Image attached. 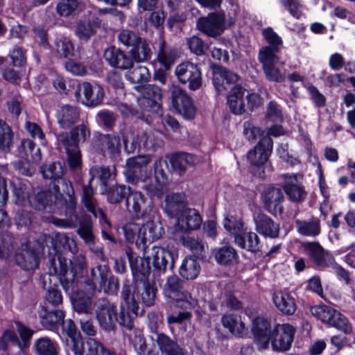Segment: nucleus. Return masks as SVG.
I'll return each instance as SVG.
<instances>
[{
    "label": "nucleus",
    "mask_w": 355,
    "mask_h": 355,
    "mask_svg": "<svg viewBox=\"0 0 355 355\" xmlns=\"http://www.w3.org/2000/svg\"><path fill=\"white\" fill-rule=\"evenodd\" d=\"M125 254L128 260L132 275V282L123 281L121 295L125 301H130L135 304V299L146 307L155 304L157 292L155 284L149 281V276L153 271L150 257H140L132 248H125Z\"/></svg>",
    "instance_id": "obj_1"
},
{
    "label": "nucleus",
    "mask_w": 355,
    "mask_h": 355,
    "mask_svg": "<svg viewBox=\"0 0 355 355\" xmlns=\"http://www.w3.org/2000/svg\"><path fill=\"white\" fill-rule=\"evenodd\" d=\"M121 302L118 309L116 303L106 297L98 298L93 304V311L98 324L106 332L115 331L117 324L128 331L134 329V321L130 313L135 316L143 315L145 305L135 299V304L130 300L125 301L121 294Z\"/></svg>",
    "instance_id": "obj_2"
},
{
    "label": "nucleus",
    "mask_w": 355,
    "mask_h": 355,
    "mask_svg": "<svg viewBox=\"0 0 355 355\" xmlns=\"http://www.w3.org/2000/svg\"><path fill=\"white\" fill-rule=\"evenodd\" d=\"M163 294L168 304V324H181L191 320L192 310L197 306L198 301L184 288L182 279L176 275L168 277L163 287Z\"/></svg>",
    "instance_id": "obj_3"
},
{
    "label": "nucleus",
    "mask_w": 355,
    "mask_h": 355,
    "mask_svg": "<svg viewBox=\"0 0 355 355\" xmlns=\"http://www.w3.org/2000/svg\"><path fill=\"white\" fill-rule=\"evenodd\" d=\"M70 268L60 277L59 281L63 284L64 288L69 290V286L73 283L80 284L84 288L96 291L97 286H103L108 272V266L98 265L92 268L90 275H88L87 263L85 255L74 254L69 259Z\"/></svg>",
    "instance_id": "obj_4"
},
{
    "label": "nucleus",
    "mask_w": 355,
    "mask_h": 355,
    "mask_svg": "<svg viewBox=\"0 0 355 355\" xmlns=\"http://www.w3.org/2000/svg\"><path fill=\"white\" fill-rule=\"evenodd\" d=\"M39 250L46 252L50 256L47 266L50 274H55L58 279L63 277L64 272L70 268L69 263L64 257V252L70 250L69 238L60 233L55 237L48 234H42L37 239Z\"/></svg>",
    "instance_id": "obj_5"
},
{
    "label": "nucleus",
    "mask_w": 355,
    "mask_h": 355,
    "mask_svg": "<svg viewBox=\"0 0 355 355\" xmlns=\"http://www.w3.org/2000/svg\"><path fill=\"white\" fill-rule=\"evenodd\" d=\"M67 193L58 188L55 191L49 184L48 188L36 187L32 191L29 207L43 213H58L62 206L66 203Z\"/></svg>",
    "instance_id": "obj_6"
},
{
    "label": "nucleus",
    "mask_w": 355,
    "mask_h": 355,
    "mask_svg": "<svg viewBox=\"0 0 355 355\" xmlns=\"http://www.w3.org/2000/svg\"><path fill=\"white\" fill-rule=\"evenodd\" d=\"M272 149V139L270 137H263L248 152L247 160L250 164L248 171L252 177L265 179L266 168Z\"/></svg>",
    "instance_id": "obj_7"
},
{
    "label": "nucleus",
    "mask_w": 355,
    "mask_h": 355,
    "mask_svg": "<svg viewBox=\"0 0 355 355\" xmlns=\"http://www.w3.org/2000/svg\"><path fill=\"white\" fill-rule=\"evenodd\" d=\"M27 51L19 46H15L6 57H3L1 67L3 78L11 83L19 81L25 73L27 64Z\"/></svg>",
    "instance_id": "obj_8"
},
{
    "label": "nucleus",
    "mask_w": 355,
    "mask_h": 355,
    "mask_svg": "<svg viewBox=\"0 0 355 355\" xmlns=\"http://www.w3.org/2000/svg\"><path fill=\"white\" fill-rule=\"evenodd\" d=\"M40 171L44 179L51 180V187L56 191L58 188L67 195L75 194L71 182L63 178L67 172L64 161L46 162L40 168Z\"/></svg>",
    "instance_id": "obj_9"
},
{
    "label": "nucleus",
    "mask_w": 355,
    "mask_h": 355,
    "mask_svg": "<svg viewBox=\"0 0 355 355\" xmlns=\"http://www.w3.org/2000/svg\"><path fill=\"white\" fill-rule=\"evenodd\" d=\"M311 312L317 320L335 327L345 334H350L353 331L352 326L348 319L329 306L316 305L311 308Z\"/></svg>",
    "instance_id": "obj_10"
},
{
    "label": "nucleus",
    "mask_w": 355,
    "mask_h": 355,
    "mask_svg": "<svg viewBox=\"0 0 355 355\" xmlns=\"http://www.w3.org/2000/svg\"><path fill=\"white\" fill-rule=\"evenodd\" d=\"M122 137L116 134H103L96 132L94 135L92 146L98 155H108L112 159H116L121 156Z\"/></svg>",
    "instance_id": "obj_11"
},
{
    "label": "nucleus",
    "mask_w": 355,
    "mask_h": 355,
    "mask_svg": "<svg viewBox=\"0 0 355 355\" xmlns=\"http://www.w3.org/2000/svg\"><path fill=\"white\" fill-rule=\"evenodd\" d=\"M90 128L87 123H82L76 125L69 132L55 133L56 145L58 148H64L65 152L80 148V142H85L89 139Z\"/></svg>",
    "instance_id": "obj_12"
},
{
    "label": "nucleus",
    "mask_w": 355,
    "mask_h": 355,
    "mask_svg": "<svg viewBox=\"0 0 355 355\" xmlns=\"http://www.w3.org/2000/svg\"><path fill=\"white\" fill-rule=\"evenodd\" d=\"M170 92L171 107L173 112L182 114L185 120L194 119L196 115V108L191 96L178 86H173Z\"/></svg>",
    "instance_id": "obj_13"
},
{
    "label": "nucleus",
    "mask_w": 355,
    "mask_h": 355,
    "mask_svg": "<svg viewBox=\"0 0 355 355\" xmlns=\"http://www.w3.org/2000/svg\"><path fill=\"white\" fill-rule=\"evenodd\" d=\"M45 254L39 250L37 240L33 243H22L15 255L16 264L24 271H34L40 266V254Z\"/></svg>",
    "instance_id": "obj_14"
},
{
    "label": "nucleus",
    "mask_w": 355,
    "mask_h": 355,
    "mask_svg": "<svg viewBox=\"0 0 355 355\" xmlns=\"http://www.w3.org/2000/svg\"><path fill=\"white\" fill-rule=\"evenodd\" d=\"M64 292L69 296L73 309L78 313H90L92 299L95 292L84 288L80 284L73 283L66 290L61 281H59Z\"/></svg>",
    "instance_id": "obj_15"
},
{
    "label": "nucleus",
    "mask_w": 355,
    "mask_h": 355,
    "mask_svg": "<svg viewBox=\"0 0 355 355\" xmlns=\"http://www.w3.org/2000/svg\"><path fill=\"white\" fill-rule=\"evenodd\" d=\"M296 333L295 328L289 323L276 324L272 330V349L276 352H286L292 346Z\"/></svg>",
    "instance_id": "obj_16"
},
{
    "label": "nucleus",
    "mask_w": 355,
    "mask_h": 355,
    "mask_svg": "<svg viewBox=\"0 0 355 355\" xmlns=\"http://www.w3.org/2000/svg\"><path fill=\"white\" fill-rule=\"evenodd\" d=\"M175 74L179 82L187 85L191 91H196L202 87V72L197 64L189 61L183 62L176 67Z\"/></svg>",
    "instance_id": "obj_17"
},
{
    "label": "nucleus",
    "mask_w": 355,
    "mask_h": 355,
    "mask_svg": "<svg viewBox=\"0 0 355 355\" xmlns=\"http://www.w3.org/2000/svg\"><path fill=\"white\" fill-rule=\"evenodd\" d=\"M74 96L78 102L88 107H95L103 103L105 92L101 85H92L89 82H84L81 87L74 92Z\"/></svg>",
    "instance_id": "obj_18"
},
{
    "label": "nucleus",
    "mask_w": 355,
    "mask_h": 355,
    "mask_svg": "<svg viewBox=\"0 0 355 355\" xmlns=\"http://www.w3.org/2000/svg\"><path fill=\"white\" fill-rule=\"evenodd\" d=\"M150 161L151 157L148 155H137L127 159L123 171L126 181L136 184L139 180H145L147 165Z\"/></svg>",
    "instance_id": "obj_19"
},
{
    "label": "nucleus",
    "mask_w": 355,
    "mask_h": 355,
    "mask_svg": "<svg viewBox=\"0 0 355 355\" xmlns=\"http://www.w3.org/2000/svg\"><path fill=\"white\" fill-rule=\"evenodd\" d=\"M225 16L223 12H214L206 17H200L196 23L197 28L208 37L216 38L225 29Z\"/></svg>",
    "instance_id": "obj_20"
},
{
    "label": "nucleus",
    "mask_w": 355,
    "mask_h": 355,
    "mask_svg": "<svg viewBox=\"0 0 355 355\" xmlns=\"http://www.w3.org/2000/svg\"><path fill=\"white\" fill-rule=\"evenodd\" d=\"M263 208L273 216L284 212L283 202L285 200L282 189L274 185L266 187L261 193Z\"/></svg>",
    "instance_id": "obj_21"
},
{
    "label": "nucleus",
    "mask_w": 355,
    "mask_h": 355,
    "mask_svg": "<svg viewBox=\"0 0 355 355\" xmlns=\"http://www.w3.org/2000/svg\"><path fill=\"white\" fill-rule=\"evenodd\" d=\"M272 330L270 318L263 315L253 318L251 331L254 341L259 348H268L270 340H271Z\"/></svg>",
    "instance_id": "obj_22"
},
{
    "label": "nucleus",
    "mask_w": 355,
    "mask_h": 355,
    "mask_svg": "<svg viewBox=\"0 0 355 355\" xmlns=\"http://www.w3.org/2000/svg\"><path fill=\"white\" fill-rule=\"evenodd\" d=\"M202 217L199 211L187 207L177 218L175 230L178 232L189 234L200 228Z\"/></svg>",
    "instance_id": "obj_23"
},
{
    "label": "nucleus",
    "mask_w": 355,
    "mask_h": 355,
    "mask_svg": "<svg viewBox=\"0 0 355 355\" xmlns=\"http://www.w3.org/2000/svg\"><path fill=\"white\" fill-rule=\"evenodd\" d=\"M37 313L40 323L46 329L58 330L59 327L64 323L65 312L59 308L42 305Z\"/></svg>",
    "instance_id": "obj_24"
},
{
    "label": "nucleus",
    "mask_w": 355,
    "mask_h": 355,
    "mask_svg": "<svg viewBox=\"0 0 355 355\" xmlns=\"http://www.w3.org/2000/svg\"><path fill=\"white\" fill-rule=\"evenodd\" d=\"M153 272L154 275L165 272L168 269L173 270L178 256L172 251L162 247L153 249Z\"/></svg>",
    "instance_id": "obj_25"
},
{
    "label": "nucleus",
    "mask_w": 355,
    "mask_h": 355,
    "mask_svg": "<svg viewBox=\"0 0 355 355\" xmlns=\"http://www.w3.org/2000/svg\"><path fill=\"white\" fill-rule=\"evenodd\" d=\"M66 205L62 206L58 212L64 211L66 218H53L52 223L56 227L73 228L76 226L79 216L76 211L77 202L75 194L67 195Z\"/></svg>",
    "instance_id": "obj_26"
},
{
    "label": "nucleus",
    "mask_w": 355,
    "mask_h": 355,
    "mask_svg": "<svg viewBox=\"0 0 355 355\" xmlns=\"http://www.w3.org/2000/svg\"><path fill=\"white\" fill-rule=\"evenodd\" d=\"M258 58L262 64L266 78L268 81L281 83L284 80V76L280 69L275 66L279 61V57L276 54H270L267 52L265 55H259Z\"/></svg>",
    "instance_id": "obj_27"
},
{
    "label": "nucleus",
    "mask_w": 355,
    "mask_h": 355,
    "mask_svg": "<svg viewBox=\"0 0 355 355\" xmlns=\"http://www.w3.org/2000/svg\"><path fill=\"white\" fill-rule=\"evenodd\" d=\"M80 109L69 104L59 107L55 114L58 124L62 129L68 130L73 128L80 119Z\"/></svg>",
    "instance_id": "obj_28"
},
{
    "label": "nucleus",
    "mask_w": 355,
    "mask_h": 355,
    "mask_svg": "<svg viewBox=\"0 0 355 355\" xmlns=\"http://www.w3.org/2000/svg\"><path fill=\"white\" fill-rule=\"evenodd\" d=\"M15 203L21 207L29 206L32 191L35 188L28 181L19 179L10 182Z\"/></svg>",
    "instance_id": "obj_29"
},
{
    "label": "nucleus",
    "mask_w": 355,
    "mask_h": 355,
    "mask_svg": "<svg viewBox=\"0 0 355 355\" xmlns=\"http://www.w3.org/2000/svg\"><path fill=\"white\" fill-rule=\"evenodd\" d=\"M162 207L168 218L177 219L188 207L184 195L173 193L165 196Z\"/></svg>",
    "instance_id": "obj_30"
},
{
    "label": "nucleus",
    "mask_w": 355,
    "mask_h": 355,
    "mask_svg": "<svg viewBox=\"0 0 355 355\" xmlns=\"http://www.w3.org/2000/svg\"><path fill=\"white\" fill-rule=\"evenodd\" d=\"M103 57L110 67L116 69H128L133 67V62L130 57L114 46L106 49Z\"/></svg>",
    "instance_id": "obj_31"
},
{
    "label": "nucleus",
    "mask_w": 355,
    "mask_h": 355,
    "mask_svg": "<svg viewBox=\"0 0 355 355\" xmlns=\"http://www.w3.org/2000/svg\"><path fill=\"white\" fill-rule=\"evenodd\" d=\"M63 331L70 338L72 343L71 350L75 355H85L87 352V341L84 342L80 332L77 329L75 322L71 319L64 322Z\"/></svg>",
    "instance_id": "obj_32"
},
{
    "label": "nucleus",
    "mask_w": 355,
    "mask_h": 355,
    "mask_svg": "<svg viewBox=\"0 0 355 355\" xmlns=\"http://www.w3.org/2000/svg\"><path fill=\"white\" fill-rule=\"evenodd\" d=\"M147 198L142 192L130 188L125 199V206L132 216L138 218L142 217L147 211Z\"/></svg>",
    "instance_id": "obj_33"
},
{
    "label": "nucleus",
    "mask_w": 355,
    "mask_h": 355,
    "mask_svg": "<svg viewBox=\"0 0 355 355\" xmlns=\"http://www.w3.org/2000/svg\"><path fill=\"white\" fill-rule=\"evenodd\" d=\"M306 254L311 261L319 267H329L334 257L328 254H325L322 246L318 242H306L302 244Z\"/></svg>",
    "instance_id": "obj_34"
},
{
    "label": "nucleus",
    "mask_w": 355,
    "mask_h": 355,
    "mask_svg": "<svg viewBox=\"0 0 355 355\" xmlns=\"http://www.w3.org/2000/svg\"><path fill=\"white\" fill-rule=\"evenodd\" d=\"M254 223L257 232L270 239H277L279 236L280 227L279 223H275L270 216L259 213L254 217Z\"/></svg>",
    "instance_id": "obj_35"
},
{
    "label": "nucleus",
    "mask_w": 355,
    "mask_h": 355,
    "mask_svg": "<svg viewBox=\"0 0 355 355\" xmlns=\"http://www.w3.org/2000/svg\"><path fill=\"white\" fill-rule=\"evenodd\" d=\"M140 234L142 235L140 243H143V248L146 247L147 243L158 240L164 234V229L159 218L157 220H147L140 226Z\"/></svg>",
    "instance_id": "obj_36"
},
{
    "label": "nucleus",
    "mask_w": 355,
    "mask_h": 355,
    "mask_svg": "<svg viewBox=\"0 0 355 355\" xmlns=\"http://www.w3.org/2000/svg\"><path fill=\"white\" fill-rule=\"evenodd\" d=\"M283 190L290 201L302 202L307 196V192L302 183L297 180V175L293 174L286 180L282 186Z\"/></svg>",
    "instance_id": "obj_37"
},
{
    "label": "nucleus",
    "mask_w": 355,
    "mask_h": 355,
    "mask_svg": "<svg viewBox=\"0 0 355 355\" xmlns=\"http://www.w3.org/2000/svg\"><path fill=\"white\" fill-rule=\"evenodd\" d=\"M101 19L96 15H89L79 19L76 28V34L81 40L87 41L95 35L96 28L101 26Z\"/></svg>",
    "instance_id": "obj_38"
},
{
    "label": "nucleus",
    "mask_w": 355,
    "mask_h": 355,
    "mask_svg": "<svg viewBox=\"0 0 355 355\" xmlns=\"http://www.w3.org/2000/svg\"><path fill=\"white\" fill-rule=\"evenodd\" d=\"M89 174L90 182L94 183L96 181L95 185L99 187L100 192L116 182L114 175L112 174L109 166H94L90 168Z\"/></svg>",
    "instance_id": "obj_39"
},
{
    "label": "nucleus",
    "mask_w": 355,
    "mask_h": 355,
    "mask_svg": "<svg viewBox=\"0 0 355 355\" xmlns=\"http://www.w3.org/2000/svg\"><path fill=\"white\" fill-rule=\"evenodd\" d=\"M201 271L199 256L195 254L186 256L179 268L180 276L185 280L196 279Z\"/></svg>",
    "instance_id": "obj_40"
},
{
    "label": "nucleus",
    "mask_w": 355,
    "mask_h": 355,
    "mask_svg": "<svg viewBox=\"0 0 355 355\" xmlns=\"http://www.w3.org/2000/svg\"><path fill=\"white\" fill-rule=\"evenodd\" d=\"M246 89L240 85H234L227 96V105L230 111L235 115H240L245 112L244 95Z\"/></svg>",
    "instance_id": "obj_41"
},
{
    "label": "nucleus",
    "mask_w": 355,
    "mask_h": 355,
    "mask_svg": "<svg viewBox=\"0 0 355 355\" xmlns=\"http://www.w3.org/2000/svg\"><path fill=\"white\" fill-rule=\"evenodd\" d=\"M221 323L224 328L234 337L243 338L248 334V328L245 323L241 320V316L234 313L224 314L221 317Z\"/></svg>",
    "instance_id": "obj_42"
},
{
    "label": "nucleus",
    "mask_w": 355,
    "mask_h": 355,
    "mask_svg": "<svg viewBox=\"0 0 355 355\" xmlns=\"http://www.w3.org/2000/svg\"><path fill=\"white\" fill-rule=\"evenodd\" d=\"M168 159L173 171L180 176L184 175L187 168L194 163L193 156L184 152L174 153Z\"/></svg>",
    "instance_id": "obj_43"
},
{
    "label": "nucleus",
    "mask_w": 355,
    "mask_h": 355,
    "mask_svg": "<svg viewBox=\"0 0 355 355\" xmlns=\"http://www.w3.org/2000/svg\"><path fill=\"white\" fill-rule=\"evenodd\" d=\"M234 243L241 249L246 250L252 253L261 251L259 248L260 239L258 235L252 232H243L234 236Z\"/></svg>",
    "instance_id": "obj_44"
},
{
    "label": "nucleus",
    "mask_w": 355,
    "mask_h": 355,
    "mask_svg": "<svg viewBox=\"0 0 355 355\" xmlns=\"http://www.w3.org/2000/svg\"><path fill=\"white\" fill-rule=\"evenodd\" d=\"M130 54L132 61L139 63L150 60L152 51L146 40L140 36L131 46Z\"/></svg>",
    "instance_id": "obj_45"
},
{
    "label": "nucleus",
    "mask_w": 355,
    "mask_h": 355,
    "mask_svg": "<svg viewBox=\"0 0 355 355\" xmlns=\"http://www.w3.org/2000/svg\"><path fill=\"white\" fill-rule=\"evenodd\" d=\"M130 189V187L120 184L116 182L100 193L106 196L107 201L110 204L116 205L126 199Z\"/></svg>",
    "instance_id": "obj_46"
},
{
    "label": "nucleus",
    "mask_w": 355,
    "mask_h": 355,
    "mask_svg": "<svg viewBox=\"0 0 355 355\" xmlns=\"http://www.w3.org/2000/svg\"><path fill=\"white\" fill-rule=\"evenodd\" d=\"M216 261L220 266H230L237 262L239 257L237 251L230 245H225L213 250Z\"/></svg>",
    "instance_id": "obj_47"
},
{
    "label": "nucleus",
    "mask_w": 355,
    "mask_h": 355,
    "mask_svg": "<svg viewBox=\"0 0 355 355\" xmlns=\"http://www.w3.org/2000/svg\"><path fill=\"white\" fill-rule=\"evenodd\" d=\"M272 300L277 309L285 315H292L296 311L295 300L288 293H275Z\"/></svg>",
    "instance_id": "obj_48"
},
{
    "label": "nucleus",
    "mask_w": 355,
    "mask_h": 355,
    "mask_svg": "<svg viewBox=\"0 0 355 355\" xmlns=\"http://www.w3.org/2000/svg\"><path fill=\"white\" fill-rule=\"evenodd\" d=\"M79 227L77 234L88 245H94L95 236L93 232V220L89 215L85 214L78 221Z\"/></svg>",
    "instance_id": "obj_49"
},
{
    "label": "nucleus",
    "mask_w": 355,
    "mask_h": 355,
    "mask_svg": "<svg viewBox=\"0 0 355 355\" xmlns=\"http://www.w3.org/2000/svg\"><path fill=\"white\" fill-rule=\"evenodd\" d=\"M156 342L159 350L166 355H186L177 342L165 334H157Z\"/></svg>",
    "instance_id": "obj_50"
},
{
    "label": "nucleus",
    "mask_w": 355,
    "mask_h": 355,
    "mask_svg": "<svg viewBox=\"0 0 355 355\" xmlns=\"http://www.w3.org/2000/svg\"><path fill=\"white\" fill-rule=\"evenodd\" d=\"M262 35L269 45L262 47L259 50V55H265L267 52H269L270 54L278 53L279 46L283 44L282 39L278 34L271 27H267L263 29Z\"/></svg>",
    "instance_id": "obj_51"
},
{
    "label": "nucleus",
    "mask_w": 355,
    "mask_h": 355,
    "mask_svg": "<svg viewBox=\"0 0 355 355\" xmlns=\"http://www.w3.org/2000/svg\"><path fill=\"white\" fill-rule=\"evenodd\" d=\"M55 53L58 59L67 60L75 57L74 44L67 37H60L55 40Z\"/></svg>",
    "instance_id": "obj_52"
},
{
    "label": "nucleus",
    "mask_w": 355,
    "mask_h": 355,
    "mask_svg": "<svg viewBox=\"0 0 355 355\" xmlns=\"http://www.w3.org/2000/svg\"><path fill=\"white\" fill-rule=\"evenodd\" d=\"M154 178L157 184L166 185L169 183L171 171L166 160L158 159L153 164Z\"/></svg>",
    "instance_id": "obj_53"
},
{
    "label": "nucleus",
    "mask_w": 355,
    "mask_h": 355,
    "mask_svg": "<svg viewBox=\"0 0 355 355\" xmlns=\"http://www.w3.org/2000/svg\"><path fill=\"white\" fill-rule=\"evenodd\" d=\"M156 60L165 70H169L175 60L174 50L167 48L165 40L159 44Z\"/></svg>",
    "instance_id": "obj_54"
},
{
    "label": "nucleus",
    "mask_w": 355,
    "mask_h": 355,
    "mask_svg": "<svg viewBox=\"0 0 355 355\" xmlns=\"http://www.w3.org/2000/svg\"><path fill=\"white\" fill-rule=\"evenodd\" d=\"M296 225L298 232L306 236H316L320 234V222L317 218L311 221L297 220Z\"/></svg>",
    "instance_id": "obj_55"
},
{
    "label": "nucleus",
    "mask_w": 355,
    "mask_h": 355,
    "mask_svg": "<svg viewBox=\"0 0 355 355\" xmlns=\"http://www.w3.org/2000/svg\"><path fill=\"white\" fill-rule=\"evenodd\" d=\"M86 345L85 355H121L113 348H107L102 343L91 338L87 340Z\"/></svg>",
    "instance_id": "obj_56"
},
{
    "label": "nucleus",
    "mask_w": 355,
    "mask_h": 355,
    "mask_svg": "<svg viewBox=\"0 0 355 355\" xmlns=\"http://www.w3.org/2000/svg\"><path fill=\"white\" fill-rule=\"evenodd\" d=\"M14 133L7 123L0 119V150L9 152L12 146Z\"/></svg>",
    "instance_id": "obj_57"
},
{
    "label": "nucleus",
    "mask_w": 355,
    "mask_h": 355,
    "mask_svg": "<svg viewBox=\"0 0 355 355\" xmlns=\"http://www.w3.org/2000/svg\"><path fill=\"white\" fill-rule=\"evenodd\" d=\"M37 355H58L56 345L49 338H40L34 344Z\"/></svg>",
    "instance_id": "obj_58"
},
{
    "label": "nucleus",
    "mask_w": 355,
    "mask_h": 355,
    "mask_svg": "<svg viewBox=\"0 0 355 355\" xmlns=\"http://www.w3.org/2000/svg\"><path fill=\"white\" fill-rule=\"evenodd\" d=\"M80 6L78 0H61L56 6V12L60 17H67L76 15Z\"/></svg>",
    "instance_id": "obj_59"
},
{
    "label": "nucleus",
    "mask_w": 355,
    "mask_h": 355,
    "mask_svg": "<svg viewBox=\"0 0 355 355\" xmlns=\"http://www.w3.org/2000/svg\"><path fill=\"white\" fill-rule=\"evenodd\" d=\"M211 69L214 73L220 76L228 85L236 84L241 78L238 73L220 64H213Z\"/></svg>",
    "instance_id": "obj_60"
},
{
    "label": "nucleus",
    "mask_w": 355,
    "mask_h": 355,
    "mask_svg": "<svg viewBox=\"0 0 355 355\" xmlns=\"http://www.w3.org/2000/svg\"><path fill=\"white\" fill-rule=\"evenodd\" d=\"M33 213L31 211L19 209L16 211L14 221L18 230H30L33 222Z\"/></svg>",
    "instance_id": "obj_61"
},
{
    "label": "nucleus",
    "mask_w": 355,
    "mask_h": 355,
    "mask_svg": "<svg viewBox=\"0 0 355 355\" xmlns=\"http://www.w3.org/2000/svg\"><path fill=\"white\" fill-rule=\"evenodd\" d=\"M265 118L274 123H282L284 116L280 105L275 101H270L266 107Z\"/></svg>",
    "instance_id": "obj_62"
},
{
    "label": "nucleus",
    "mask_w": 355,
    "mask_h": 355,
    "mask_svg": "<svg viewBox=\"0 0 355 355\" xmlns=\"http://www.w3.org/2000/svg\"><path fill=\"white\" fill-rule=\"evenodd\" d=\"M224 229L234 236L243 232L244 223L241 218L234 216H226L223 220Z\"/></svg>",
    "instance_id": "obj_63"
},
{
    "label": "nucleus",
    "mask_w": 355,
    "mask_h": 355,
    "mask_svg": "<svg viewBox=\"0 0 355 355\" xmlns=\"http://www.w3.org/2000/svg\"><path fill=\"white\" fill-rule=\"evenodd\" d=\"M140 226L138 224H132L123 227L124 236L129 243H135L139 248H143L141 241L142 235L140 234Z\"/></svg>",
    "instance_id": "obj_64"
}]
</instances>
